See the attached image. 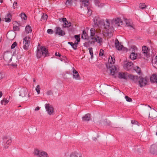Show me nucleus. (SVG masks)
Here are the masks:
<instances>
[{"instance_id":"obj_1","label":"nucleus","mask_w":157,"mask_h":157,"mask_svg":"<svg viewBox=\"0 0 157 157\" xmlns=\"http://www.w3.org/2000/svg\"><path fill=\"white\" fill-rule=\"evenodd\" d=\"M94 22L96 26L101 27L102 26L106 29L107 32L109 33H112L113 31V28L112 26H110L109 20L106 19L105 22L103 20H100L98 16H96L94 18Z\"/></svg>"},{"instance_id":"obj_2","label":"nucleus","mask_w":157,"mask_h":157,"mask_svg":"<svg viewBox=\"0 0 157 157\" xmlns=\"http://www.w3.org/2000/svg\"><path fill=\"white\" fill-rule=\"evenodd\" d=\"M90 39L93 43L97 42L100 45H101L102 42V39L97 36H95L96 31L94 28H91L90 29Z\"/></svg>"},{"instance_id":"obj_3","label":"nucleus","mask_w":157,"mask_h":157,"mask_svg":"<svg viewBox=\"0 0 157 157\" xmlns=\"http://www.w3.org/2000/svg\"><path fill=\"white\" fill-rule=\"evenodd\" d=\"M106 67L109 69L110 75L114 78H116L117 75L119 70L118 66L117 65L110 66L108 64L106 65Z\"/></svg>"},{"instance_id":"obj_4","label":"nucleus","mask_w":157,"mask_h":157,"mask_svg":"<svg viewBox=\"0 0 157 157\" xmlns=\"http://www.w3.org/2000/svg\"><path fill=\"white\" fill-rule=\"evenodd\" d=\"M48 53V50L44 47H41L40 50L38 48L36 50V56L38 59L40 58L41 55L44 57L46 56Z\"/></svg>"},{"instance_id":"obj_5","label":"nucleus","mask_w":157,"mask_h":157,"mask_svg":"<svg viewBox=\"0 0 157 157\" xmlns=\"http://www.w3.org/2000/svg\"><path fill=\"white\" fill-rule=\"evenodd\" d=\"M19 95L22 97L27 96L28 98L30 97L29 94L28 92V89L25 87H20L18 88Z\"/></svg>"},{"instance_id":"obj_6","label":"nucleus","mask_w":157,"mask_h":157,"mask_svg":"<svg viewBox=\"0 0 157 157\" xmlns=\"http://www.w3.org/2000/svg\"><path fill=\"white\" fill-rule=\"evenodd\" d=\"M129 75L130 74L126 72H118L116 78L127 80L129 78Z\"/></svg>"},{"instance_id":"obj_7","label":"nucleus","mask_w":157,"mask_h":157,"mask_svg":"<svg viewBox=\"0 0 157 157\" xmlns=\"http://www.w3.org/2000/svg\"><path fill=\"white\" fill-rule=\"evenodd\" d=\"M34 154L38 157H49L47 152L38 149L34 150Z\"/></svg>"},{"instance_id":"obj_8","label":"nucleus","mask_w":157,"mask_h":157,"mask_svg":"<svg viewBox=\"0 0 157 157\" xmlns=\"http://www.w3.org/2000/svg\"><path fill=\"white\" fill-rule=\"evenodd\" d=\"M3 145L5 148H7L12 142L11 139L7 136H4L3 138Z\"/></svg>"},{"instance_id":"obj_9","label":"nucleus","mask_w":157,"mask_h":157,"mask_svg":"<svg viewBox=\"0 0 157 157\" xmlns=\"http://www.w3.org/2000/svg\"><path fill=\"white\" fill-rule=\"evenodd\" d=\"M109 23H110V26L113 27V25H114L116 26H119L122 24V21L121 19L119 18L113 19L111 21V24L110 22V21L109 20ZM113 30H114V29H113ZM113 31L112 32H113Z\"/></svg>"},{"instance_id":"obj_10","label":"nucleus","mask_w":157,"mask_h":157,"mask_svg":"<svg viewBox=\"0 0 157 157\" xmlns=\"http://www.w3.org/2000/svg\"><path fill=\"white\" fill-rule=\"evenodd\" d=\"M30 38L29 36H26L24 39V45L23 46V48L25 50H27L30 45Z\"/></svg>"},{"instance_id":"obj_11","label":"nucleus","mask_w":157,"mask_h":157,"mask_svg":"<svg viewBox=\"0 0 157 157\" xmlns=\"http://www.w3.org/2000/svg\"><path fill=\"white\" fill-rule=\"evenodd\" d=\"M46 111L49 115H51L53 114L54 109L52 106L49 104H46L45 105Z\"/></svg>"},{"instance_id":"obj_12","label":"nucleus","mask_w":157,"mask_h":157,"mask_svg":"<svg viewBox=\"0 0 157 157\" xmlns=\"http://www.w3.org/2000/svg\"><path fill=\"white\" fill-rule=\"evenodd\" d=\"M150 152L153 155H157V142L151 146Z\"/></svg>"},{"instance_id":"obj_13","label":"nucleus","mask_w":157,"mask_h":157,"mask_svg":"<svg viewBox=\"0 0 157 157\" xmlns=\"http://www.w3.org/2000/svg\"><path fill=\"white\" fill-rule=\"evenodd\" d=\"M55 33L56 35L60 36H64L65 34V32L62 30L59 27H56L55 28Z\"/></svg>"},{"instance_id":"obj_14","label":"nucleus","mask_w":157,"mask_h":157,"mask_svg":"<svg viewBox=\"0 0 157 157\" xmlns=\"http://www.w3.org/2000/svg\"><path fill=\"white\" fill-rule=\"evenodd\" d=\"M147 80L145 78L140 77L139 80V86L141 87H142L146 85L147 83Z\"/></svg>"},{"instance_id":"obj_15","label":"nucleus","mask_w":157,"mask_h":157,"mask_svg":"<svg viewBox=\"0 0 157 157\" xmlns=\"http://www.w3.org/2000/svg\"><path fill=\"white\" fill-rule=\"evenodd\" d=\"M72 69L73 78L76 80H80L81 78L78 72L76 71L74 67H72Z\"/></svg>"},{"instance_id":"obj_16","label":"nucleus","mask_w":157,"mask_h":157,"mask_svg":"<svg viewBox=\"0 0 157 157\" xmlns=\"http://www.w3.org/2000/svg\"><path fill=\"white\" fill-rule=\"evenodd\" d=\"M133 64L132 62H128L124 65L123 67L125 70L128 71L133 68Z\"/></svg>"},{"instance_id":"obj_17","label":"nucleus","mask_w":157,"mask_h":157,"mask_svg":"<svg viewBox=\"0 0 157 157\" xmlns=\"http://www.w3.org/2000/svg\"><path fill=\"white\" fill-rule=\"evenodd\" d=\"M115 44L116 48L118 50H122L123 48V46L119 43L117 39H116L115 40Z\"/></svg>"},{"instance_id":"obj_18","label":"nucleus","mask_w":157,"mask_h":157,"mask_svg":"<svg viewBox=\"0 0 157 157\" xmlns=\"http://www.w3.org/2000/svg\"><path fill=\"white\" fill-rule=\"evenodd\" d=\"M115 60L112 56H110L108 58V62L106 64V66L108 64L109 66H113L112 64L115 63Z\"/></svg>"},{"instance_id":"obj_19","label":"nucleus","mask_w":157,"mask_h":157,"mask_svg":"<svg viewBox=\"0 0 157 157\" xmlns=\"http://www.w3.org/2000/svg\"><path fill=\"white\" fill-rule=\"evenodd\" d=\"M137 50V48L135 46H133L129 48V51L130 53H136Z\"/></svg>"},{"instance_id":"obj_20","label":"nucleus","mask_w":157,"mask_h":157,"mask_svg":"<svg viewBox=\"0 0 157 157\" xmlns=\"http://www.w3.org/2000/svg\"><path fill=\"white\" fill-rule=\"evenodd\" d=\"M151 82H156L157 84V75L153 74L150 77Z\"/></svg>"},{"instance_id":"obj_21","label":"nucleus","mask_w":157,"mask_h":157,"mask_svg":"<svg viewBox=\"0 0 157 157\" xmlns=\"http://www.w3.org/2000/svg\"><path fill=\"white\" fill-rule=\"evenodd\" d=\"M129 78L133 81L134 82H136L138 81V76H134L130 74L129 75Z\"/></svg>"},{"instance_id":"obj_22","label":"nucleus","mask_w":157,"mask_h":157,"mask_svg":"<svg viewBox=\"0 0 157 157\" xmlns=\"http://www.w3.org/2000/svg\"><path fill=\"white\" fill-rule=\"evenodd\" d=\"M70 157H82L81 154L74 152L72 153L70 155Z\"/></svg>"},{"instance_id":"obj_23","label":"nucleus","mask_w":157,"mask_h":157,"mask_svg":"<svg viewBox=\"0 0 157 157\" xmlns=\"http://www.w3.org/2000/svg\"><path fill=\"white\" fill-rule=\"evenodd\" d=\"M32 31V28L30 26L28 25L26 26L25 29V33L28 34L31 33Z\"/></svg>"},{"instance_id":"obj_24","label":"nucleus","mask_w":157,"mask_h":157,"mask_svg":"<svg viewBox=\"0 0 157 157\" xmlns=\"http://www.w3.org/2000/svg\"><path fill=\"white\" fill-rule=\"evenodd\" d=\"M142 53L144 54V55L147 56L148 52L147 48L146 46H143L142 48Z\"/></svg>"},{"instance_id":"obj_25","label":"nucleus","mask_w":157,"mask_h":157,"mask_svg":"<svg viewBox=\"0 0 157 157\" xmlns=\"http://www.w3.org/2000/svg\"><path fill=\"white\" fill-rule=\"evenodd\" d=\"M68 44H70L74 50H76L77 47L78 43H74L72 42H68Z\"/></svg>"},{"instance_id":"obj_26","label":"nucleus","mask_w":157,"mask_h":157,"mask_svg":"<svg viewBox=\"0 0 157 157\" xmlns=\"http://www.w3.org/2000/svg\"><path fill=\"white\" fill-rule=\"evenodd\" d=\"M126 25L128 27H129L130 28L134 29L132 26V24L131 21L129 20L126 19L125 20Z\"/></svg>"},{"instance_id":"obj_27","label":"nucleus","mask_w":157,"mask_h":157,"mask_svg":"<svg viewBox=\"0 0 157 157\" xmlns=\"http://www.w3.org/2000/svg\"><path fill=\"white\" fill-rule=\"evenodd\" d=\"M11 16L10 13H8L5 17V21L9 22L11 21Z\"/></svg>"},{"instance_id":"obj_28","label":"nucleus","mask_w":157,"mask_h":157,"mask_svg":"<svg viewBox=\"0 0 157 157\" xmlns=\"http://www.w3.org/2000/svg\"><path fill=\"white\" fill-rule=\"evenodd\" d=\"M94 2L96 6H97L98 7H101L104 5L103 3H100L99 0H95Z\"/></svg>"},{"instance_id":"obj_29","label":"nucleus","mask_w":157,"mask_h":157,"mask_svg":"<svg viewBox=\"0 0 157 157\" xmlns=\"http://www.w3.org/2000/svg\"><path fill=\"white\" fill-rule=\"evenodd\" d=\"M137 56V54L136 53H131L130 58L132 60H134L136 59Z\"/></svg>"},{"instance_id":"obj_30","label":"nucleus","mask_w":157,"mask_h":157,"mask_svg":"<svg viewBox=\"0 0 157 157\" xmlns=\"http://www.w3.org/2000/svg\"><path fill=\"white\" fill-rule=\"evenodd\" d=\"M82 119L83 121H89L90 119V115L89 113L87 114L82 117Z\"/></svg>"},{"instance_id":"obj_31","label":"nucleus","mask_w":157,"mask_h":157,"mask_svg":"<svg viewBox=\"0 0 157 157\" xmlns=\"http://www.w3.org/2000/svg\"><path fill=\"white\" fill-rule=\"evenodd\" d=\"M9 102V100L7 98L3 99L1 101V103L2 105H6Z\"/></svg>"},{"instance_id":"obj_32","label":"nucleus","mask_w":157,"mask_h":157,"mask_svg":"<svg viewBox=\"0 0 157 157\" xmlns=\"http://www.w3.org/2000/svg\"><path fill=\"white\" fill-rule=\"evenodd\" d=\"M11 54L10 53H6L4 55V58L6 59V60H8V59H6V57L9 56L10 57V60L11 61L12 58V57H11Z\"/></svg>"},{"instance_id":"obj_33","label":"nucleus","mask_w":157,"mask_h":157,"mask_svg":"<svg viewBox=\"0 0 157 157\" xmlns=\"http://www.w3.org/2000/svg\"><path fill=\"white\" fill-rule=\"evenodd\" d=\"M71 23L68 21L67 22L63 23V27L64 28H68L71 26Z\"/></svg>"},{"instance_id":"obj_34","label":"nucleus","mask_w":157,"mask_h":157,"mask_svg":"<svg viewBox=\"0 0 157 157\" xmlns=\"http://www.w3.org/2000/svg\"><path fill=\"white\" fill-rule=\"evenodd\" d=\"M139 7L142 10L145 9L147 8V6L144 3H141L139 5Z\"/></svg>"},{"instance_id":"obj_35","label":"nucleus","mask_w":157,"mask_h":157,"mask_svg":"<svg viewBox=\"0 0 157 157\" xmlns=\"http://www.w3.org/2000/svg\"><path fill=\"white\" fill-rule=\"evenodd\" d=\"M87 37V34L86 32L83 30L81 35V38L83 39H86Z\"/></svg>"},{"instance_id":"obj_36","label":"nucleus","mask_w":157,"mask_h":157,"mask_svg":"<svg viewBox=\"0 0 157 157\" xmlns=\"http://www.w3.org/2000/svg\"><path fill=\"white\" fill-rule=\"evenodd\" d=\"M82 2L85 6H87L89 4V0H82Z\"/></svg>"},{"instance_id":"obj_37","label":"nucleus","mask_w":157,"mask_h":157,"mask_svg":"<svg viewBox=\"0 0 157 157\" xmlns=\"http://www.w3.org/2000/svg\"><path fill=\"white\" fill-rule=\"evenodd\" d=\"M134 69L138 74H140L141 72L140 68L138 66L135 67H133Z\"/></svg>"},{"instance_id":"obj_38","label":"nucleus","mask_w":157,"mask_h":157,"mask_svg":"<svg viewBox=\"0 0 157 157\" xmlns=\"http://www.w3.org/2000/svg\"><path fill=\"white\" fill-rule=\"evenodd\" d=\"M152 64L153 66H154L155 67L157 66V56H156L154 59L152 60Z\"/></svg>"},{"instance_id":"obj_39","label":"nucleus","mask_w":157,"mask_h":157,"mask_svg":"<svg viewBox=\"0 0 157 157\" xmlns=\"http://www.w3.org/2000/svg\"><path fill=\"white\" fill-rule=\"evenodd\" d=\"M89 51L91 55V58L92 59L93 58V48H89Z\"/></svg>"},{"instance_id":"obj_40","label":"nucleus","mask_w":157,"mask_h":157,"mask_svg":"<svg viewBox=\"0 0 157 157\" xmlns=\"http://www.w3.org/2000/svg\"><path fill=\"white\" fill-rule=\"evenodd\" d=\"M20 16L22 19H23L24 20H26L27 19L26 16L24 13H21L20 14Z\"/></svg>"},{"instance_id":"obj_41","label":"nucleus","mask_w":157,"mask_h":157,"mask_svg":"<svg viewBox=\"0 0 157 157\" xmlns=\"http://www.w3.org/2000/svg\"><path fill=\"white\" fill-rule=\"evenodd\" d=\"M47 17L48 16L46 14L43 13L41 17V20H43L46 21Z\"/></svg>"},{"instance_id":"obj_42","label":"nucleus","mask_w":157,"mask_h":157,"mask_svg":"<svg viewBox=\"0 0 157 157\" xmlns=\"http://www.w3.org/2000/svg\"><path fill=\"white\" fill-rule=\"evenodd\" d=\"M36 90L38 94L40 93V86L39 85H37L36 87Z\"/></svg>"},{"instance_id":"obj_43","label":"nucleus","mask_w":157,"mask_h":157,"mask_svg":"<svg viewBox=\"0 0 157 157\" xmlns=\"http://www.w3.org/2000/svg\"><path fill=\"white\" fill-rule=\"evenodd\" d=\"M125 98L126 101L128 102H130L132 101V99L127 96H125Z\"/></svg>"},{"instance_id":"obj_44","label":"nucleus","mask_w":157,"mask_h":157,"mask_svg":"<svg viewBox=\"0 0 157 157\" xmlns=\"http://www.w3.org/2000/svg\"><path fill=\"white\" fill-rule=\"evenodd\" d=\"M17 45V43L16 42H14L11 46V48L14 49Z\"/></svg>"},{"instance_id":"obj_45","label":"nucleus","mask_w":157,"mask_h":157,"mask_svg":"<svg viewBox=\"0 0 157 157\" xmlns=\"http://www.w3.org/2000/svg\"><path fill=\"white\" fill-rule=\"evenodd\" d=\"M75 39L77 41V42H79L80 41V38L79 37V36L78 35H76L75 36Z\"/></svg>"},{"instance_id":"obj_46","label":"nucleus","mask_w":157,"mask_h":157,"mask_svg":"<svg viewBox=\"0 0 157 157\" xmlns=\"http://www.w3.org/2000/svg\"><path fill=\"white\" fill-rule=\"evenodd\" d=\"M72 3V0H67L66 2V5H71Z\"/></svg>"},{"instance_id":"obj_47","label":"nucleus","mask_w":157,"mask_h":157,"mask_svg":"<svg viewBox=\"0 0 157 157\" xmlns=\"http://www.w3.org/2000/svg\"><path fill=\"white\" fill-rule=\"evenodd\" d=\"M47 32L48 33L50 34H52L53 33V30L51 29H49L47 30Z\"/></svg>"},{"instance_id":"obj_48","label":"nucleus","mask_w":157,"mask_h":157,"mask_svg":"<svg viewBox=\"0 0 157 157\" xmlns=\"http://www.w3.org/2000/svg\"><path fill=\"white\" fill-rule=\"evenodd\" d=\"M104 53V50L102 49H101L100 50V52L99 54V56H102L103 55Z\"/></svg>"},{"instance_id":"obj_49","label":"nucleus","mask_w":157,"mask_h":157,"mask_svg":"<svg viewBox=\"0 0 157 157\" xmlns=\"http://www.w3.org/2000/svg\"><path fill=\"white\" fill-rule=\"evenodd\" d=\"M52 94V92L51 90H48L46 92V94L48 95H51Z\"/></svg>"},{"instance_id":"obj_50","label":"nucleus","mask_w":157,"mask_h":157,"mask_svg":"<svg viewBox=\"0 0 157 157\" xmlns=\"http://www.w3.org/2000/svg\"><path fill=\"white\" fill-rule=\"evenodd\" d=\"M17 2H14L13 3V8L15 9V8H16L17 7Z\"/></svg>"},{"instance_id":"obj_51","label":"nucleus","mask_w":157,"mask_h":157,"mask_svg":"<svg viewBox=\"0 0 157 157\" xmlns=\"http://www.w3.org/2000/svg\"><path fill=\"white\" fill-rule=\"evenodd\" d=\"M13 29L15 31H18L19 30V28L18 26L13 27Z\"/></svg>"},{"instance_id":"obj_52","label":"nucleus","mask_w":157,"mask_h":157,"mask_svg":"<svg viewBox=\"0 0 157 157\" xmlns=\"http://www.w3.org/2000/svg\"><path fill=\"white\" fill-rule=\"evenodd\" d=\"M138 123V122L137 121H135V120H132L131 121V123L132 124H137Z\"/></svg>"},{"instance_id":"obj_53","label":"nucleus","mask_w":157,"mask_h":157,"mask_svg":"<svg viewBox=\"0 0 157 157\" xmlns=\"http://www.w3.org/2000/svg\"><path fill=\"white\" fill-rule=\"evenodd\" d=\"M62 21L64 23L67 22V19L65 18H61Z\"/></svg>"},{"instance_id":"obj_54","label":"nucleus","mask_w":157,"mask_h":157,"mask_svg":"<svg viewBox=\"0 0 157 157\" xmlns=\"http://www.w3.org/2000/svg\"><path fill=\"white\" fill-rule=\"evenodd\" d=\"M87 9L88 10V12H87V14L89 15V16H90L91 15V11L90 10H89L88 9V8H87Z\"/></svg>"},{"instance_id":"obj_55","label":"nucleus","mask_w":157,"mask_h":157,"mask_svg":"<svg viewBox=\"0 0 157 157\" xmlns=\"http://www.w3.org/2000/svg\"><path fill=\"white\" fill-rule=\"evenodd\" d=\"M55 55L56 56H61L59 52H56L55 53Z\"/></svg>"},{"instance_id":"obj_56","label":"nucleus","mask_w":157,"mask_h":157,"mask_svg":"<svg viewBox=\"0 0 157 157\" xmlns=\"http://www.w3.org/2000/svg\"><path fill=\"white\" fill-rule=\"evenodd\" d=\"M39 109H40V107L38 106V107H36L35 108V111H37L38 110H39Z\"/></svg>"},{"instance_id":"obj_57","label":"nucleus","mask_w":157,"mask_h":157,"mask_svg":"<svg viewBox=\"0 0 157 157\" xmlns=\"http://www.w3.org/2000/svg\"><path fill=\"white\" fill-rule=\"evenodd\" d=\"M2 74L0 73V80L2 79Z\"/></svg>"},{"instance_id":"obj_58","label":"nucleus","mask_w":157,"mask_h":157,"mask_svg":"<svg viewBox=\"0 0 157 157\" xmlns=\"http://www.w3.org/2000/svg\"><path fill=\"white\" fill-rule=\"evenodd\" d=\"M2 91H0V98H1L2 96Z\"/></svg>"},{"instance_id":"obj_59","label":"nucleus","mask_w":157,"mask_h":157,"mask_svg":"<svg viewBox=\"0 0 157 157\" xmlns=\"http://www.w3.org/2000/svg\"><path fill=\"white\" fill-rule=\"evenodd\" d=\"M117 2H121V0H115Z\"/></svg>"},{"instance_id":"obj_60","label":"nucleus","mask_w":157,"mask_h":157,"mask_svg":"<svg viewBox=\"0 0 157 157\" xmlns=\"http://www.w3.org/2000/svg\"><path fill=\"white\" fill-rule=\"evenodd\" d=\"M17 64H12V66H17Z\"/></svg>"},{"instance_id":"obj_61","label":"nucleus","mask_w":157,"mask_h":157,"mask_svg":"<svg viewBox=\"0 0 157 157\" xmlns=\"http://www.w3.org/2000/svg\"><path fill=\"white\" fill-rule=\"evenodd\" d=\"M96 139V138H93V140H95Z\"/></svg>"},{"instance_id":"obj_62","label":"nucleus","mask_w":157,"mask_h":157,"mask_svg":"<svg viewBox=\"0 0 157 157\" xmlns=\"http://www.w3.org/2000/svg\"><path fill=\"white\" fill-rule=\"evenodd\" d=\"M3 2L2 1V0H0V2L1 3H2Z\"/></svg>"},{"instance_id":"obj_63","label":"nucleus","mask_w":157,"mask_h":157,"mask_svg":"<svg viewBox=\"0 0 157 157\" xmlns=\"http://www.w3.org/2000/svg\"><path fill=\"white\" fill-rule=\"evenodd\" d=\"M33 81L34 82H35V81H36V80H35V79H33Z\"/></svg>"},{"instance_id":"obj_64","label":"nucleus","mask_w":157,"mask_h":157,"mask_svg":"<svg viewBox=\"0 0 157 157\" xmlns=\"http://www.w3.org/2000/svg\"><path fill=\"white\" fill-rule=\"evenodd\" d=\"M148 107H149V108H151V107L150 106V105H148Z\"/></svg>"}]
</instances>
